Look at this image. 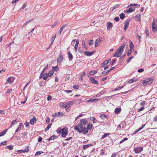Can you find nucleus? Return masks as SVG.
<instances>
[{
	"label": "nucleus",
	"mask_w": 157,
	"mask_h": 157,
	"mask_svg": "<svg viewBox=\"0 0 157 157\" xmlns=\"http://www.w3.org/2000/svg\"><path fill=\"white\" fill-rule=\"evenodd\" d=\"M121 108H116L114 110L115 113L116 114H119L121 112Z\"/></svg>",
	"instance_id": "obj_19"
},
{
	"label": "nucleus",
	"mask_w": 157,
	"mask_h": 157,
	"mask_svg": "<svg viewBox=\"0 0 157 157\" xmlns=\"http://www.w3.org/2000/svg\"><path fill=\"white\" fill-rule=\"evenodd\" d=\"M110 134V133H105L104 134V135L102 136L101 139H104V138H105V137L109 136Z\"/></svg>",
	"instance_id": "obj_29"
},
{
	"label": "nucleus",
	"mask_w": 157,
	"mask_h": 157,
	"mask_svg": "<svg viewBox=\"0 0 157 157\" xmlns=\"http://www.w3.org/2000/svg\"><path fill=\"white\" fill-rule=\"evenodd\" d=\"M135 9L134 7H130L128 10H124V13L127 12L128 13H131L135 10Z\"/></svg>",
	"instance_id": "obj_8"
},
{
	"label": "nucleus",
	"mask_w": 157,
	"mask_h": 157,
	"mask_svg": "<svg viewBox=\"0 0 157 157\" xmlns=\"http://www.w3.org/2000/svg\"><path fill=\"white\" fill-rule=\"evenodd\" d=\"M7 130L8 129H6L3 131L0 132V137L4 136L6 133Z\"/></svg>",
	"instance_id": "obj_22"
},
{
	"label": "nucleus",
	"mask_w": 157,
	"mask_h": 157,
	"mask_svg": "<svg viewBox=\"0 0 157 157\" xmlns=\"http://www.w3.org/2000/svg\"><path fill=\"white\" fill-rule=\"evenodd\" d=\"M55 135H53L52 136H51V137H50L49 139H48L47 140H52L54 138H55Z\"/></svg>",
	"instance_id": "obj_46"
},
{
	"label": "nucleus",
	"mask_w": 157,
	"mask_h": 157,
	"mask_svg": "<svg viewBox=\"0 0 157 157\" xmlns=\"http://www.w3.org/2000/svg\"><path fill=\"white\" fill-rule=\"evenodd\" d=\"M97 71H90L89 72V74L90 75H94V74H95L97 73Z\"/></svg>",
	"instance_id": "obj_36"
},
{
	"label": "nucleus",
	"mask_w": 157,
	"mask_h": 157,
	"mask_svg": "<svg viewBox=\"0 0 157 157\" xmlns=\"http://www.w3.org/2000/svg\"><path fill=\"white\" fill-rule=\"evenodd\" d=\"M78 126H75L74 127V129L80 133H82L84 134H87L88 132L87 128L85 127L82 126V128H79Z\"/></svg>",
	"instance_id": "obj_1"
},
{
	"label": "nucleus",
	"mask_w": 157,
	"mask_h": 157,
	"mask_svg": "<svg viewBox=\"0 0 157 157\" xmlns=\"http://www.w3.org/2000/svg\"><path fill=\"white\" fill-rule=\"evenodd\" d=\"M69 47L67 49V50L68 51L67 54L68 55V57L69 58V60L70 61H71L72 60V59L73 58V56L71 54V53L69 51Z\"/></svg>",
	"instance_id": "obj_7"
},
{
	"label": "nucleus",
	"mask_w": 157,
	"mask_h": 157,
	"mask_svg": "<svg viewBox=\"0 0 157 157\" xmlns=\"http://www.w3.org/2000/svg\"><path fill=\"white\" fill-rule=\"evenodd\" d=\"M74 101H68L67 102V106H68L72 105Z\"/></svg>",
	"instance_id": "obj_45"
},
{
	"label": "nucleus",
	"mask_w": 157,
	"mask_h": 157,
	"mask_svg": "<svg viewBox=\"0 0 157 157\" xmlns=\"http://www.w3.org/2000/svg\"><path fill=\"white\" fill-rule=\"evenodd\" d=\"M143 150V147H138L134 148V150L136 153H138L142 151Z\"/></svg>",
	"instance_id": "obj_6"
},
{
	"label": "nucleus",
	"mask_w": 157,
	"mask_h": 157,
	"mask_svg": "<svg viewBox=\"0 0 157 157\" xmlns=\"http://www.w3.org/2000/svg\"><path fill=\"white\" fill-rule=\"evenodd\" d=\"M126 56L125 54H124L119 59V61L120 62L121 61H122L124 59L125 56Z\"/></svg>",
	"instance_id": "obj_42"
},
{
	"label": "nucleus",
	"mask_w": 157,
	"mask_h": 157,
	"mask_svg": "<svg viewBox=\"0 0 157 157\" xmlns=\"http://www.w3.org/2000/svg\"><path fill=\"white\" fill-rule=\"evenodd\" d=\"M6 148L11 150L13 149V147L11 146H7L6 147Z\"/></svg>",
	"instance_id": "obj_47"
},
{
	"label": "nucleus",
	"mask_w": 157,
	"mask_h": 157,
	"mask_svg": "<svg viewBox=\"0 0 157 157\" xmlns=\"http://www.w3.org/2000/svg\"><path fill=\"white\" fill-rule=\"evenodd\" d=\"M128 140V138L125 137L122 140H121L119 143V144H121L124 141L127 140Z\"/></svg>",
	"instance_id": "obj_50"
},
{
	"label": "nucleus",
	"mask_w": 157,
	"mask_h": 157,
	"mask_svg": "<svg viewBox=\"0 0 157 157\" xmlns=\"http://www.w3.org/2000/svg\"><path fill=\"white\" fill-rule=\"evenodd\" d=\"M42 138L41 136H40L38 140V142H41L42 141Z\"/></svg>",
	"instance_id": "obj_62"
},
{
	"label": "nucleus",
	"mask_w": 157,
	"mask_h": 157,
	"mask_svg": "<svg viewBox=\"0 0 157 157\" xmlns=\"http://www.w3.org/2000/svg\"><path fill=\"white\" fill-rule=\"evenodd\" d=\"M63 129L61 128H59L57 130V132L59 134H61L62 132L63 131Z\"/></svg>",
	"instance_id": "obj_31"
},
{
	"label": "nucleus",
	"mask_w": 157,
	"mask_h": 157,
	"mask_svg": "<svg viewBox=\"0 0 157 157\" xmlns=\"http://www.w3.org/2000/svg\"><path fill=\"white\" fill-rule=\"evenodd\" d=\"M119 7V4L115 5L113 7V10Z\"/></svg>",
	"instance_id": "obj_58"
},
{
	"label": "nucleus",
	"mask_w": 157,
	"mask_h": 157,
	"mask_svg": "<svg viewBox=\"0 0 157 157\" xmlns=\"http://www.w3.org/2000/svg\"><path fill=\"white\" fill-rule=\"evenodd\" d=\"M98 100V99H90L87 101L89 102H95L97 101Z\"/></svg>",
	"instance_id": "obj_26"
},
{
	"label": "nucleus",
	"mask_w": 157,
	"mask_h": 157,
	"mask_svg": "<svg viewBox=\"0 0 157 157\" xmlns=\"http://www.w3.org/2000/svg\"><path fill=\"white\" fill-rule=\"evenodd\" d=\"M120 18L121 19H123L125 17V14L123 13H122L120 14Z\"/></svg>",
	"instance_id": "obj_35"
},
{
	"label": "nucleus",
	"mask_w": 157,
	"mask_h": 157,
	"mask_svg": "<svg viewBox=\"0 0 157 157\" xmlns=\"http://www.w3.org/2000/svg\"><path fill=\"white\" fill-rule=\"evenodd\" d=\"M125 44H123L117 50L118 51L121 52V54H122V52L124 51L123 48L125 47Z\"/></svg>",
	"instance_id": "obj_11"
},
{
	"label": "nucleus",
	"mask_w": 157,
	"mask_h": 157,
	"mask_svg": "<svg viewBox=\"0 0 157 157\" xmlns=\"http://www.w3.org/2000/svg\"><path fill=\"white\" fill-rule=\"evenodd\" d=\"M67 105V102H62L60 103L61 108H66L68 106Z\"/></svg>",
	"instance_id": "obj_15"
},
{
	"label": "nucleus",
	"mask_w": 157,
	"mask_h": 157,
	"mask_svg": "<svg viewBox=\"0 0 157 157\" xmlns=\"http://www.w3.org/2000/svg\"><path fill=\"white\" fill-rule=\"evenodd\" d=\"M59 70V68L57 66L55 67H52V70H51L49 71V73L50 75H53L54 72L55 71H58Z\"/></svg>",
	"instance_id": "obj_5"
},
{
	"label": "nucleus",
	"mask_w": 157,
	"mask_h": 157,
	"mask_svg": "<svg viewBox=\"0 0 157 157\" xmlns=\"http://www.w3.org/2000/svg\"><path fill=\"white\" fill-rule=\"evenodd\" d=\"M33 20V19H31V20H29L27 22H26L22 26V27H25V26H26L27 24L30 22H31Z\"/></svg>",
	"instance_id": "obj_30"
},
{
	"label": "nucleus",
	"mask_w": 157,
	"mask_h": 157,
	"mask_svg": "<svg viewBox=\"0 0 157 157\" xmlns=\"http://www.w3.org/2000/svg\"><path fill=\"white\" fill-rule=\"evenodd\" d=\"M44 153V152H42V151H37L36 153L35 156H37L38 155H40L41 154H42V153Z\"/></svg>",
	"instance_id": "obj_44"
},
{
	"label": "nucleus",
	"mask_w": 157,
	"mask_h": 157,
	"mask_svg": "<svg viewBox=\"0 0 157 157\" xmlns=\"http://www.w3.org/2000/svg\"><path fill=\"white\" fill-rule=\"evenodd\" d=\"M144 71V69L141 68V69H140L139 70H138V72L139 73H141V72H143Z\"/></svg>",
	"instance_id": "obj_57"
},
{
	"label": "nucleus",
	"mask_w": 157,
	"mask_h": 157,
	"mask_svg": "<svg viewBox=\"0 0 157 157\" xmlns=\"http://www.w3.org/2000/svg\"><path fill=\"white\" fill-rule=\"evenodd\" d=\"M67 134V131L65 132L63 130L61 133L62 136L63 137H65Z\"/></svg>",
	"instance_id": "obj_27"
},
{
	"label": "nucleus",
	"mask_w": 157,
	"mask_h": 157,
	"mask_svg": "<svg viewBox=\"0 0 157 157\" xmlns=\"http://www.w3.org/2000/svg\"><path fill=\"white\" fill-rule=\"evenodd\" d=\"M123 86H120L119 87L117 88H116L114 90V91H116L117 90H119L121 89L122 88H123Z\"/></svg>",
	"instance_id": "obj_56"
},
{
	"label": "nucleus",
	"mask_w": 157,
	"mask_h": 157,
	"mask_svg": "<svg viewBox=\"0 0 157 157\" xmlns=\"http://www.w3.org/2000/svg\"><path fill=\"white\" fill-rule=\"evenodd\" d=\"M13 78H11V77H9L7 79V82H6V83L7 82H10L11 84V83L13 82Z\"/></svg>",
	"instance_id": "obj_20"
},
{
	"label": "nucleus",
	"mask_w": 157,
	"mask_h": 157,
	"mask_svg": "<svg viewBox=\"0 0 157 157\" xmlns=\"http://www.w3.org/2000/svg\"><path fill=\"white\" fill-rule=\"evenodd\" d=\"M92 118V119L90 120L93 121L94 123H96L97 122V121L96 120L95 118L94 117H93Z\"/></svg>",
	"instance_id": "obj_52"
},
{
	"label": "nucleus",
	"mask_w": 157,
	"mask_h": 157,
	"mask_svg": "<svg viewBox=\"0 0 157 157\" xmlns=\"http://www.w3.org/2000/svg\"><path fill=\"white\" fill-rule=\"evenodd\" d=\"M153 79L151 78H147L142 81V83L144 86H147L151 84L152 82Z\"/></svg>",
	"instance_id": "obj_3"
},
{
	"label": "nucleus",
	"mask_w": 157,
	"mask_h": 157,
	"mask_svg": "<svg viewBox=\"0 0 157 157\" xmlns=\"http://www.w3.org/2000/svg\"><path fill=\"white\" fill-rule=\"evenodd\" d=\"M42 73V71L41 72L39 77L40 79L42 78L44 80H45L48 78V77H51L52 76V75H50L49 71L48 73Z\"/></svg>",
	"instance_id": "obj_2"
},
{
	"label": "nucleus",
	"mask_w": 157,
	"mask_h": 157,
	"mask_svg": "<svg viewBox=\"0 0 157 157\" xmlns=\"http://www.w3.org/2000/svg\"><path fill=\"white\" fill-rule=\"evenodd\" d=\"M133 58V56H131L130 57H129L127 60V61L128 62H129L130 61V60H131V59Z\"/></svg>",
	"instance_id": "obj_59"
},
{
	"label": "nucleus",
	"mask_w": 157,
	"mask_h": 157,
	"mask_svg": "<svg viewBox=\"0 0 157 157\" xmlns=\"http://www.w3.org/2000/svg\"><path fill=\"white\" fill-rule=\"evenodd\" d=\"M63 56L61 54L59 56V57L58 60L59 62H61L62 61L63 59Z\"/></svg>",
	"instance_id": "obj_32"
},
{
	"label": "nucleus",
	"mask_w": 157,
	"mask_h": 157,
	"mask_svg": "<svg viewBox=\"0 0 157 157\" xmlns=\"http://www.w3.org/2000/svg\"><path fill=\"white\" fill-rule=\"evenodd\" d=\"M99 41L98 39H96L95 42V47H97L98 46V43H99Z\"/></svg>",
	"instance_id": "obj_53"
},
{
	"label": "nucleus",
	"mask_w": 157,
	"mask_h": 157,
	"mask_svg": "<svg viewBox=\"0 0 157 157\" xmlns=\"http://www.w3.org/2000/svg\"><path fill=\"white\" fill-rule=\"evenodd\" d=\"M25 152H27L29 151V147L27 146L26 147V148L24 150Z\"/></svg>",
	"instance_id": "obj_60"
},
{
	"label": "nucleus",
	"mask_w": 157,
	"mask_h": 157,
	"mask_svg": "<svg viewBox=\"0 0 157 157\" xmlns=\"http://www.w3.org/2000/svg\"><path fill=\"white\" fill-rule=\"evenodd\" d=\"M115 68V67H111L109 70L107 71L106 72H105V74L106 75H107L110 71L113 70Z\"/></svg>",
	"instance_id": "obj_40"
},
{
	"label": "nucleus",
	"mask_w": 157,
	"mask_h": 157,
	"mask_svg": "<svg viewBox=\"0 0 157 157\" xmlns=\"http://www.w3.org/2000/svg\"><path fill=\"white\" fill-rule=\"evenodd\" d=\"M122 54H121V52L117 50L115 53L114 56L116 57H120Z\"/></svg>",
	"instance_id": "obj_18"
},
{
	"label": "nucleus",
	"mask_w": 157,
	"mask_h": 157,
	"mask_svg": "<svg viewBox=\"0 0 157 157\" xmlns=\"http://www.w3.org/2000/svg\"><path fill=\"white\" fill-rule=\"evenodd\" d=\"M22 126V124L21 123H20L19 124L17 129L16 130V131H15V132H18L21 129V127Z\"/></svg>",
	"instance_id": "obj_23"
},
{
	"label": "nucleus",
	"mask_w": 157,
	"mask_h": 157,
	"mask_svg": "<svg viewBox=\"0 0 157 157\" xmlns=\"http://www.w3.org/2000/svg\"><path fill=\"white\" fill-rule=\"evenodd\" d=\"M140 16H141V15H140V14H138V15H137L136 16V19H138L139 20H140Z\"/></svg>",
	"instance_id": "obj_51"
},
{
	"label": "nucleus",
	"mask_w": 157,
	"mask_h": 157,
	"mask_svg": "<svg viewBox=\"0 0 157 157\" xmlns=\"http://www.w3.org/2000/svg\"><path fill=\"white\" fill-rule=\"evenodd\" d=\"M90 81L92 83H93L94 84H98V82L94 78V77H91L90 78Z\"/></svg>",
	"instance_id": "obj_14"
},
{
	"label": "nucleus",
	"mask_w": 157,
	"mask_h": 157,
	"mask_svg": "<svg viewBox=\"0 0 157 157\" xmlns=\"http://www.w3.org/2000/svg\"><path fill=\"white\" fill-rule=\"evenodd\" d=\"M79 87V86L78 85H74L73 86V88L74 89H78Z\"/></svg>",
	"instance_id": "obj_49"
},
{
	"label": "nucleus",
	"mask_w": 157,
	"mask_h": 157,
	"mask_svg": "<svg viewBox=\"0 0 157 157\" xmlns=\"http://www.w3.org/2000/svg\"><path fill=\"white\" fill-rule=\"evenodd\" d=\"M56 36V35L53 36L52 37V38L51 39V45L53 43L54 41Z\"/></svg>",
	"instance_id": "obj_34"
},
{
	"label": "nucleus",
	"mask_w": 157,
	"mask_h": 157,
	"mask_svg": "<svg viewBox=\"0 0 157 157\" xmlns=\"http://www.w3.org/2000/svg\"><path fill=\"white\" fill-rule=\"evenodd\" d=\"M114 20L116 21H118L119 20V18L118 17H116L114 18Z\"/></svg>",
	"instance_id": "obj_63"
},
{
	"label": "nucleus",
	"mask_w": 157,
	"mask_h": 157,
	"mask_svg": "<svg viewBox=\"0 0 157 157\" xmlns=\"http://www.w3.org/2000/svg\"><path fill=\"white\" fill-rule=\"evenodd\" d=\"M136 81V80L135 79V78H133V79H131V80H129L128 81V82L129 83H131L133 82H134L135 81Z\"/></svg>",
	"instance_id": "obj_39"
},
{
	"label": "nucleus",
	"mask_w": 157,
	"mask_h": 157,
	"mask_svg": "<svg viewBox=\"0 0 157 157\" xmlns=\"http://www.w3.org/2000/svg\"><path fill=\"white\" fill-rule=\"evenodd\" d=\"M52 96L51 95H48L47 97V100L49 101L52 99Z\"/></svg>",
	"instance_id": "obj_55"
},
{
	"label": "nucleus",
	"mask_w": 157,
	"mask_h": 157,
	"mask_svg": "<svg viewBox=\"0 0 157 157\" xmlns=\"http://www.w3.org/2000/svg\"><path fill=\"white\" fill-rule=\"evenodd\" d=\"M107 29L108 30H110L112 28L113 26V25L112 23L110 22H108L107 23Z\"/></svg>",
	"instance_id": "obj_12"
},
{
	"label": "nucleus",
	"mask_w": 157,
	"mask_h": 157,
	"mask_svg": "<svg viewBox=\"0 0 157 157\" xmlns=\"http://www.w3.org/2000/svg\"><path fill=\"white\" fill-rule=\"evenodd\" d=\"M130 21V20H127L124 22V30H126L127 29Z\"/></svg>",
	"instance_id": "obj_10"
},
{
	"label": "nucleus",
	"mask_w": 157,
	"mask_h": 157,
	"mask_svg": "<svg viewBox=\"0 0 157 157\" xmlns=\"http://www.w3.org/2000/svg\"><path fill=\"white\" fill-rule=\"evenodd\" d=\"M129 42V44H130L129 46H130V49L133 50V48L134 47L133 44V43H132V42L131 41H130Z\"/></svg>",
	"instance_id": "obj_28"
},
{
	"label": "nucleus",
	"mask_w": 157,
	"mask_h": 157,
	"mask_svg": "<svg viewBox=\"0 0 157 157\" xmlns=\"http://www.w3.org/2000/svg\"><path fill=\"white\" fill-rule=\"evenodd\" d=\"M108 63L105 61H104L103 62L102 64H101V66L102 67H104L106 65H107Z\"/></svg>",
	"instance_id": "obj_38"
},
{
	"label": "nucleus",
	"mask_w": 157,
	"mask_h": 157,
	"mask_svg": "<svg viewBox=\"0 0 157 157\" xmlns=\"http://www.w3.org/2000/svg\"><path fill=\"white\" fill-rule=\"evenodd\" d=\"M52 125V124H49L47 126V127L46 128H45V131H46L48 130L51 127Z\"/></svg>",
	"instance_id": "obj_37"
},
{
	"label": "nucleus",
	"mask_w": 157,
	"mask_h": 157,
	"mask_svg": "<svg viewBox=\"0 0 157 157\" xmlns=\"http://www.w3.org/2000/svg\"><path fill=\"white\" fill-rule=\"evenodd\" d=\"M100 117L103 119H104V118L108 119L109 118V117L108 116H107L104 114H102L100 116Z\"/></svg>",
	"instance_id": "obj_24"
},
{
	"label": "nucleus",
	"mask_w": 157,
	"mask_h": 157,
	"mask_svg": "<svg viewBox=\"0 0 157 157\" xmlns=\"http://www.w3.org/2000/svg\"><path fill=\"white\" fill-rule=\"evenodd\" d=\"M64 115V114L63 113H61L60 112H58L57 113H55L53 114V116L54 117H56L57 116H63Z\"/></svg>",
	"instance_id": "obj_9"
},
{
	"label": "nucleus",
	"mask_w": 157,
	"mask_h": 157,
	"mask_svg": "<svg viewBox=\"0 0 157 157\" xmlns=\"http://www.w3.org/2000/svg\"><path fill=\"white\" fill-rule=\"evenodd\" d=\"M17 119H16L15 120L13 121L11 123V125L10 126V127H11L13 124H15L17 122Z\"/></svg>",
	"instance_id": "obj_43"
},
{
	"label": "nucleus",
	"mask_w": 157,
	"mask_h": 157,
	"mask_svg": "<svg viewBox=\"0 0 157 157\" xmlns=\"http://www.w3.org/2000/svg\"><path fill=\"white\" fill-rule=\"evenodd\" d=\"M36 117L34 116L33 118H32V119H31L30 120V124H33L35 123L36 122Z\"/></svg>",
	"instance_id": "obj_16"
},
{
	"label": "nucleus",
	"mask_w": 157,
	"mask_h": 157,
	"mask_svg": "<svg viewBox=\"0 0 157 157\" xmlns=\"http://www.w3.org/2000/svg\"><path fill=\"white\" fill-rule=\"evenodd\" d=\"M48 64H46L45 65V67L42 71V73L44 72V71L48 69Z\"/></svg>",
	"instance_id": "obj_33"
},
{
	"label": "nucleus",
	"mask_w": 157,
	"mask_h": 157,
	"mask_svg": "<svg viewBox=\"0 0 157 157\" xmlns=\"http://www.w3.org/2000/svg\"><path fill=\"white\" fill-rule=\"evenodd\" d=\"M133 51V50L132 49H129L128 50V53H127V56H129L130 55L131 52Z\"/></svg>",
	"instance_id": "obj_41"
},
{
	"label": "nucleus",
	"mask_w": 157,
	"mask_h": 157,
	"mask_svg": "<svg viewBox=\"0 0 157 157\" xmlns=\"http://www.w3.org/2000/svg\"><path fill=\"white\" fill-rule=\"evenodd\" d=\"M93 127V125L91 124H89L87 126V129L88 130H91Z\"/></svg>",
	"instance_id": "obj_25"
},
{
	"label": "nucleus",
	"mask_w": 157,
	"mask_h": 157,
	"mask_svg": "<svg viewBox=\"0 0 157 157\" xmlns=\"http://www.w3.org/2000/svg\"><path fill=\"white\" fill-rule=\"evenodd\" d=\"M92 145V144H88L84 145L83 146L82 148H83V149L84 150H85V149H86L87 148L89 147H90V146H91Z\"/></svg>",
	"instance_id": "obj_21"
},
{
	"label": "nucleus",
	"mask_w": 157,
	"mask_h": 157,
	"mask_svg": "<svg viewBox=\"0 0 157 157\" xmlns=\"http://www.w3.org/2000/svg\"><path fill=\"white\" fill-rule=\"evenodd\" d=\"M80 123L78 124L77 126L79 128H82V126H85L87 123V121L86 119H82L80 120Z\"/></svg>",
	"instance_id": "obj_4"
},
{
	"label": "nucleus",
	"mask_w": 157,
	"mask_h": 157,
	"mask_svg": "<svg viewBox=\"0 0 157 157\" xmlns=\"http://www.w3.org/2000/svg\"><path fill=\"white\" fill-rule=\"evenodd\" d=\"M95 51H92L91 52H89L88 51H85L84 52V54L87 56H90L92 55L94 53Z\"/></svg>",
	"instance_id": "obj_13"
},
{
	"label": "nucleus",
	"mask_w": 157,
	"mask_h": 157,
	"mask_svg": "<svg viewBox=\"0 0 157 157\" xmlns=\"http://www.w3.org/2000/svg\"><path fill=\"white\" fill-rule=\"evenodd\" d=\"M144 109V106L141 107L140 108L138 109V112H139L140 111H143Z\"/></svg>",
	"instance_id": "obj_61"
},
{
	"label": "nucleus",
	"mask_w": 157,
	"mask_h": 157,
	"mask_svg": "<svg viewBox=\"0 0 157 157\" xmlns=\"http://www.w3.org/2000/svg\"><path fill=\"white\" fill-rule=\"evenodd\" d=\"M50 121V119L49 117H48L47 118V119L46 120V122L47 123V124Z\"/></svg>",
	"instance_id": "obj_64"
},
{
	"label": "nucleus",
	"mask_w": 157,
	"mask_h": 157,
	"mask_svg": "<svg viewBox=\"0 0 157 157\" xmlns=\"http://www.w3.org/2000/svg\"><path fill=\"white\" fill-rule=\"evenodd\" d=\"M94 44V41L92 40L89 41V44L90 45H92Z\"/></svg>",
	"instance_id": "obj_48"
},
{
	"label": "nucleus",
	"mask_w": 157,
	"mask_h": 157,
	"mask_svg": "<svg viewBox=\"0 0 157 157\" xmlns=\"http://www.w3.org/2000/svg\"><path fill=\"white\" fill-rule=\"evenodd\" d=\"M146 103V101H143L140 103V106L144 105Z\"/></svg>",
	"instance_id": "obj_54"
},
{
	"label": "nucleus",
	"mask_w": 157,
	"mask_h": 157,
	"mask_svg": "<svg viewBox=\"0 0 157 157\" xmlns=\"http://www.w3.org/2000/svg\"><path fill=\"white\" fill-rule=\"evenodd\" d=\"M67 24H64L63 26L60 29L59 32V33H58V34H60L62 33V31L63 29L65 27H66V26H67Z\"/></svg>",
	"instance_id": "obj_17"
}]
</instances>
